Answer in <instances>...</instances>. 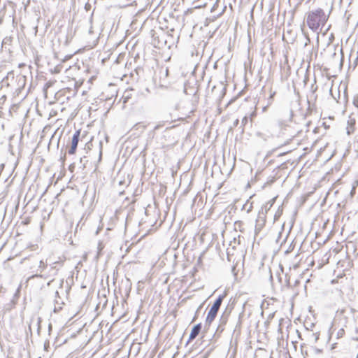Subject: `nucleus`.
I'll return each instance as SVG.
<instances>
[{"instance_id": "obj_1", "label": "nucleus", "mask_w": 358, "mask_h": 358, "mask_svg": "<svg viewBox=\"0 0 358 358\" xmlns=\"http://www.w3.org/2000/svg\"><path fill=\"white\" fill-rule=\"evenodd\" d=\"M327 21V17L322 8L310 11L307 14V24L313 31H317L320 26H324Z\"/></svg>"}, {"instance_id": "obj_2", "label": "nucleus", "mask_w": 358, "mask_h": 358, "mask_svg": "<svg viewBox=\"0 0 358 358\" xmlns=\"http://www.w3.org/2000/svg\"><path fill=\"white\" fill-rule=\"evenodd\" d=\"M226 296V294L224 293L222 294H220L218 296V297L216 299V300L214 301L213 306L210 308L206 321H205V327H209L211 323L214 321L215 319L218 310L222 305V303L224 300V299Z\"/></svg>"}, {"instance_id": "obj_3", "label": "nucleus", "mask_w": 358, "mask_h": 358, "mask_svg": "<svg viewBox=\"0 0 358 358\" xmlns=\"http://www.w3.org/2000/svg\"><path fill=\"white\" fill-rule=\"evenodd\" d=\"M232 307H229V306L226 308L225 310L223 312L222 315L220 318L219 325L217 327L215 335L220 336L225 329V326L228 322L229 315L231 312Z\"/></svg>"}, {"instance_id": "obj_4", "label": "nucleus", "mask_w": 358, "mask_h": 358, "mask_svg": "<svg viewBox=\"0 0 358 358\" xmlns=\"http://www.w3.org/2000/svg\"><path fill=\"white\" fill-rule=\"evenodd\" d=\"M265 213H264V208H261V210L259 211L258 217L256 220V225H255V232L256 234L259 233L265 224L266 219H265Z\"/></svg>"}, {"instance_id": "obj_5", "label": "nucleus", "mask_w": 358, "mask_h": 358, "mask_svg": "<svg viewBox=\"0 0 358 358\" xmlns=\"http://www.w3.org/2000/svg\"><path fill=\"white\" fill-rule=\"evenodd\" d=\"M80 130L76 131L72 137L71 148H69L68 152L69 155H73L76 152V149L78 147V144L80 140Z\"/></svg>"}, {"instance_id": "obj_6", "label": "nucleus", "mask_w": 358, "mask_h": 358, "mask_svg": "<svg viewBox=\"0 0 358 358\" xmlns=\"http://www.w3.org/2000/svg\"><path fill=\"white\" fill-rule=\"evenodd\" d=\"M48 264L47 262H44L43 260H41L39 262V265L38 266V268L36 270V274L32 276V278L34 277H39V278H44L43 275L41 273L47 268Z\"/></svg>"}, {"instance_id": "obj_7", "label": "nucleus", "mask_w": 358, "mask_h": 358, "mask_svg": "<svg viewBox=\"0 0 358 358\" xmlns=\"http://www.w3.org/2000/svg\"><path fill=\"white\" fill-rule=\"evenodd\" d=\"M201 324L199 323L194 325L189 334V341L194 339L200 333L201 330Z\"/></svg>"}, {"instance_id": "obj_8", "label": "nucleus", "mask_w": 358, "mask_h": 358, "mask_svg": "<svg viewBox=\"0 0 358 358\" xmlns=\"http://www.w3.org/2000/svg\"><path fill=\"white\" fill-rule=\"evenodd\" d=\"M14 80V73L13 71L11 72H9L8 73L7 76L3 78V80H1L0 85H1V87L3 88V87L6 86V87H8L10 86V83H9V80Z\"/></svg>"}, {"instance_id": "obj_9", "label": "nucleus", "mask_w": 358, "mask_h": 358, "mask_svg": "<svg viewBox=\"0 0 358 358\" xmlns=\"http://www.w3.org/2000/svg\"><path fill=\"white\" fill-rule=\"evenodd\" d=\"M30 321H31V323L36 322V324L37 326V334L39 336L40 332H41V323L42 322L41 317L39 316L34 315L31 317Z\"/></svg>"}, {"instance_id": "obj_10", "label": "nucleus", "mask_w": 358, "mask_h": 358, "mask_svg": "<svg viewBox=\"0 0 358 358\" xmlns=\"http://www.w3.org/2000/svg\"><path fill=\"white\" fill-rule=\"evenodd\" d=\"M348 127L347 128V134L350 135L351 133L354 131V126L355 124V120L350 117V120L348 121Z\"/></svg>"}, {"instance_id": "obj_11", "label": "nucleus", "mask_w": 358, "mask_h": 358, "mask_svg": "<svg viewBox=\"0 0 358 358\" xmlns=\"http://www.w3.org/2000/svg\"><path fill=\"white\" fill-rule=\"evenodd\" d=\"M275 94V91L273 92V91L270 90V95L267 100V105L266 106L263 107V109H262L263 111H265L266 110V108L272 103Z\"/></svg>"}, {"instance_id": "obj_12", "label": "nucleus", "mask_w": 358, "mask_h": 358, "mask_svg": "<svg viewBox=\"0 0 358 358\" xmlns=\"http://www.w3.org/2000/svg\"><path fill=\"white\" fill-rule=\"evenodd\" d=\"M275 94V91L273 92V91L270 90V95L267 100V105L266 106L263 107V109H262L263 111H265L266 110V108L272 103Z\"/></svg>"}, {"instance_id": "obj_13", "label": "nucleus", "mask_w": 358, "mask_h": 358, "mask_svg": "<svg viewBox=\"0 0 358 358\" xmlns=\"http://www.w3.org/2000/svg\"><path fill=\"white\" fill-rule=\"evenodd\" d=\"M145 128L146 125L143 124L142 122H138L133 127L134 129L138 130L141 132H143Z\"/></svg>"}, {"instance_id": "obj_14", "label": "nucleus", "mask_w": 358, "mask_h": 358, "mask_svg": "<svg viewBox=\"0 0 358 358\" xmlns=\"http://www.w3.org/2000/svg\"><path fill=\"white\" fill-rule=\"evenodd\" d=\"M248 115H245L243 119H242V121H241V132L243 133L244 132V127L245 126H247L248 124Z\"/></svg>"}, {"instance_id": "obj_15", "label": "nucleus", "mask_w": 358, "mask_h": 358, "mask_svg": "<svg viewBox=\"0 0 358 358\" xmlns=\"http://www.w3.org/2000/svg\"><path fill=\"white\" fill-rule=\"evenodd\" d=\"M244 315V311H242L239 315H238V322L236 323V327H235V329L234 331L236 330V329H240L241 328V323H242V317Z\"/></svg>"}, {"instance_id": "obj_16", "label": "nucleus", "mask_w": 358, "mask_h": 358, "mask_svg": "<svg viewBox=\"0 0 358 358\" xmlns=\"http://www.w3.org/2000/svg\"><path fill=\"white\" fill-rule=\"evenodd\" d=\"M58 263H59V262H55L50 264V271H53L52 275H57L58 269L56 267V264Z\"/></svg>"}, {"instance_id": "obj_17", "label": "nucleus", "mask_w": 358, "mask_h": 358, "mask_svg": "<svg viewBox=\"0 0 358 358\" xmlns=\"http://www.w3.org/2000/svg\"><path fill=\"white\" fill-rule=\"evenodd\" d=\"M88 162L87 159V157H83L80 159V164H81V168L84 169L86 167V164Z\"/></svg>"}, {"instance_id": "obj_18", "label": "nucleus", "mask_w": 358, "mask_h": 358, "mask_svg": "<svg viewBox=\"0 0 358 358\" xmlns=\"http://www.w3.org/2000/svg\"><path fill=\"white\" fill-rule=\"evenodd\" d=\"M150 92V90L148 89V87H145L143 90L138 91V94H140L141 95H142L143 96H146Z\"/></svg>"}, {"instance_id": "obj_19", "label": "nucleus", "mask_w": 358, "mask_h": 358, "mask_svg": "<svg viewBox=\"0 0 358 358\" xmlns=\"http://www.w3.org/2000/svg\"><path fill=\"white\" fill-rule=\"evenodd\" d=\"M256 115H257L256 110H254L252 112H251V113L249 114V115H248V119H250V122H252V120H253V118H254L255 117H256ZM250 126H252V122H250Z\"/></svg>"}, {"instance_id": "obj_20", "label": "nucleus", "mask_w": 358, "mask_h": 358, "mask_svg": "<svg viewBox=\"0 0 358 358\" xmlns=\"http://www.w3.org/2000/svg\"><path fill=\"white\" fill-rule=\"evenodd\" d=\"M256 135H257L258 137H259V138H261L264 139V141L267 140V138H269V136H268V135L264 134H263V133H262V132H257Z\"/></svg>"}, {"instance_id": "obj_21", "label": "nucleus", "mask_w": 358, "mask_h": 358, "mask_svg": "<svg viewBox=\"0 0 358 358\" xmlns=\"http://www.w3.org/2000/svg\"><path fill=\"white\" fill-rule=\"evenodd\" d=\"M16 80H18L19 83H21L22 85H24L26 78L23 76H19L16 78Z\"/></svg>"}, {"instance_id": "obj_22", "label": "nucleus", "mask_w": 358, "mask_h": 358, "mask_svg": "<svg viewBox=\"0 0 358 358\" xmlns=\"http://www.w3.org/2000/svg\"><path fill=\"white\" fill-rule=\"evenodd\" d=\"M220 87H221V94L220 96V100H221V99H222V97L224 96L225 93H226V87L224 86H223L222 84L220 85Z\"/></svg>"}, {"instance_id": "obj_23", "label": "nucleus", "mask_w": 358, "mask_h": 358, "mask_svg": "<svg viewBox=\"0 0 358 358\" xmlns=\"http://www.w3.org/2000/svg\"><path fill=\"white\" fill-rule=\"evenodd\" d=\"M353 105L358 108V94H356L353 97Z\"/></svg>"}, {"instance_id": "obj_24", "label": "nucleus", "mask_w": 358, "mask_h": 358, "mask_svg": "<svg viewBox=\"0 0 358 358\" xmlns=\"http://www.w3.org/2000/svg\"><path fill=\"white\" fill-rule=\"evenodd\" d=\"M43 348H44L45 351H47V352L48 351V350L50 348V341H45Z\"/></svg>"}, {"instance_id": "obj_25", "label": "nucleus", "mask_w": 358, "mask_h": 358, "mask_svg": "<svg viewBox=\"0 0 358 358\" xmlns=\"http://www.w3.org/2000/svg\"><path fill=\"white\" fill-rule=\"evenodd\" d=\"M268 203H266L265 205H264L261 208H264V213L266 214L267 213V211L270 209L268 208Z\"/></svg>"}, {"instance_id": "obj_26", "label": "nucleus", "mask_w": 358, "mask_h": 358, "mask_svg": "<svg viewBox=\"0 0 358 358\" xmlns=\"http://www.w3.org/2000/svg\"><path fill=\"white\" fill-rule=\"evenodd\" d=\"M164 124L162 122L158 123L155 127L154 131H157L159 129L162 127H163Z\"/></svg>"}, {"instance_id": "obj_27", "label": "nucleus", "mask_w": 358, "mask_h": 358, "mask_svg": "<svg viewBox=\"0 0 358 358\" xmlns=\"http://www.w3.org/2000/svg\"><path fill=\"white\" fill-rule=\"evenodd\" d=\"M275 199L274 198V199H271L270 201L267 202V203H268V205H269L268 208H271V206L274 203Z\"/></svg>"}, {"instance_id": "obj_28", "label": "nucleus", "mask_w": 358, "mask_h": 358, "mask_svg": "<svg viewBox=\"0 0 358 358\" xmlns=\"http://www.w3.org/2000/svg\"><path fill=\"white\" fill-rule=\"evenodd\" d=\"M143 71V69H141V68H138L135 70V72L136 73V76H138L139 75V73L142 72Z\"/></svg>"}, {"instance_id": "obj_29", "label": "nucleus", "mask_w": 358, "mask_h": 358, "mask_svg": "<svg viewBox=\"0 0 358 358\" xmlns=\"http://www.w3.org/2000/svg\"><path fill=\"white\" fill-rule=\"evenodd\" d=\"M355 333L358 334V328L356 329ZM353 339L355 340V341H358V336H355L353 337Z\"/></svg>"}, {"instance_id": "obj_30", "label": "nucleus", "mask_w": 358, "mask_h": 358, "mask_svg": "<svg viewBox=\"0 0 358 358\" xmlns=\"http://www.w3.org/2000/svg\"><path fill=\"white\" fill-rule=\"evenodd\" d=\"M31 324L32 323H31V322L29 324V332L30 333L31 335L32 334L31 327Z\"/></svg>"}, {"instance_id": "obj_31", "label": "nucleus", "mask_w": 358, "mask_h": 358, "mask_svg": "<svg viewBox=\"0 0 358 358\" xmlns=\"http://www.w3.org/2000/svg\"><path fill=\"white\" fill-rule=\"evenodd\" d=\"M238 123H239V120H238V119H236V120L234 121V127H237V126H238Z\"/></svg>"}, {"instance_id": "obj_32", "label": "nucleus", "mask_w": 358, "mask_h": 358, "mask_svg": "<svg viewBox=\"0 0 358 358\" xmlns=\"http://www.w3.org/2000/svg\"><path fill=\"white\" fill-rule=\"evenodd\" d=\"M51 330H52V324L50 323L48 324V332H49V334H50Z\"/></svg>"}, {"instance_id": "obj_33", "label": "nucleus", "mask_w": 358, "mask_h": 358, "mask_svg": "<svg viewBox=\"0 0 358 358\" xmlns=\"http://www.w3.org/2000/svg\"><path fill=\"white\" fill-rule=\"evenodd\" d=\"M268 270H269L268 272H269V274H270V280H273V275H272V273H271V268H269Z\"/></svg>"}, {"instance_id": "obj_34", "label": "nucleus", "mask_w": 358, "mask_h": 358, "mask_svg": "<svg viewBox=\"0 0 358 358\" xmlns=\"http://www.w3.org/2000/svg\"><path fill=\"white\" fill-rule=\"evenodd\" d=\"M101 156H102V151L101 150H100L99 152V162L101 161Z\"/></svg>"}, {"instance_id": "obj_35", "label": "nucleus", "mask_w": 358, "mask_h": 358, "mask_svg": "<svg viewBox=\"0 0 358 358\" xmlns=\"http://www.w3.org/2000/svg\"><path fill=\"white\" fill-rule=\"evenodd\" d=\"M343 333H344V330H343V329H341L339 331V332H338V335H340V334H341V335H342Z\"/></svg>"}, {"instance_id": "obj_36", "label": "nucleus", "mask_w": 358, "mask_h": 358, "mask_svg": "<svg viewBox=\"0 0 358 358\" xmlns=\"http://www.w3.org/2000/svg\"><path fill=\"white\" fill-rule=\"evenodd\" d=\"M129 98V95H127L125 97H124V102L125 103L127 100V99Z\"/></svg>"}, {"instance_id": "obj_37", "label": "nucleus", "mask_w": 358, "mask_h": 358, "mask_svg": "<svg viewBox=\"0 0 358 358\" xmlns=\"http://www.w3.org/2000/svg\"><path fill=\"white\" fill-rule=\"evenodd\" d=\"M309 42H310V39L308 38H307V42H306L305 46H306L308 43H309Z\"/></svg>"}, {"instance_id": "obj_38", "label": "nucleus", "mask_w": 358, "mask_h": 358, "mask_svg": "<svg viewBox=\"0 0 358 358\" xmlns=\"http://www.w3.org/2000/svg\"><path fill=\"white\" fill-rule=\"evenodd\" d=\"M287 287H290L289 280H287Z\"/></svg>"}, {"instance_id": "obj_39", "label": "nucleus", "mask_w": 358, "mask_h": 358, "mask_svg": "<svg viewBox=\"0 0 358 358\" xmlns=\"http://www.w3.org/2000/svg\"><path fill=\"white\" fill-rule=\"evenodd\" d=\"M131 77L134 79V76H134V73H131Z\"/></svg>"}, {"instance_id": "obj_40", "label": "nucleus", "mask_w": 358, "mask_h": 358, "mask_svg": "<svg viewBox=\"0 0 358 358\" xmlns=\"http://www.w3.org/2000/svg\"><path fill=\"white\" fill-rule=\"evenodd\" d=\"M55 295L59 296V292L57 291L55 292Z\"/></svg>"}, {"instance_id": "obj_41", "label": "nucleus", "mask_w": 358, "mask_h": 358, "mask_svg": "<svg viewBox=\"0 0 358 358\" xmlns=\"http://www.w3.org/2000/svg\"><path fill=\"white\" fill-rule=\"evenodd\" d=\"M279 125H280V127H282V123L279 122Z\"/></svg>"}, {"instance_id": "obj_42", "label": "nucleus", "mask_w": 358, "mask_h": 358, "mask_svg": "<svg viewBox=\"0 0 358 358\" xmlns=\"http://www.w3.org/2000/svg\"><path fill=\"white\" fill-rule=\"evenodd\" d=\"M251 210V207L248 210V212H250Z\"/></svg>"}, {"instance_id": "obj_43", "label": "nucleus", "mask_w": 358, "mask_h": 358, "mask_svg": "<svg viewBox=\"0 0 358 358\" xmlns=\"http://www.w3.org/2000/svg\"><path fill=\"white\" fill-rule=\"evenodd\" d=\"M298 282H299V281H298V280H296V281H295V285H296Z\"/></svg>"}, {"instance_id": "obj_44", "label": "nucleus", "mask_w": 358, "mask_h": 358, "mask_svg": "<svg viewBox=\"0 0 358 358\" xmlns=\"http://www.w3.org/2000/svg\"><path fill=\"white\" fill-rule=\"evenodd\" d=\"M64 283V281L62 280V282H61V286H62V284Z\"/></svg>"}, {"instance_id": "obj_45", "label": "nucleus", "mask_w": 358, "mask_h": 358, "mask_svg": "<svg viewBox=\"0 0 358 358\" xmlns=\"http://www.w3.org/2000/svg\"><path fill=\"white\" fill-rule=\"evenodd\" d=\"M357 141H358V136H357Z\"/></svg>"}]
</instances>
